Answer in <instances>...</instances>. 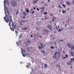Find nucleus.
Returning <instances> with one entry per match:
<instances>
[{
    "label": "nucleus",
    "mask_w": 74,
    "mask_h": 74,
    "mask_svg": "<svg viewBox=\"0 0 74 74\" xmlns=\"http://www.w3.org/2000/svg\"><path fill=\"white\" fill-rule=\"evenodd\" d=\"M5 14L6 17H4V19H5V21L7 23L9 21V25L10 26L11 30L12 31H14V29H15L16 26L14 25V24L12 22V20L11 16L10 15V14L9 13L8 10L6 8H4Z\"/></svg>",
    "instance_id": "obj_1"
},
{
    "label": "nucleus",
    "mask_w": 74,
    "mask_h": 74,
    "mask_svg": "<svg viewBox=\"0 0 74 74\" xmlns=\"http://www.w3.org/2000/svg\"><path fill=\"white\" fill-rule=\"evenodd\" d=\"M12 5L14 6V7H15V6L16 5V2H15V1H12Z\"/></svg>",
    "instance_id": "obj_2"
},
{
    "label": "nucleus",
    "mask_w": 74,
    "mask_h": 74,
    "mask_svg": "<svg viewBox=\"0 0 74 74\" xmlns=\"http://www.w3.org/2000/svg\"><path fill=\"white\" fill-rule=\"evenodd\" d=\"M57 53H58V52H56L54 53V55L53 56V58L54 59H57V58H56V55H57Z\"/></svg>",
    "instance_id": "obj_3"
},
{
    "label": "nucleus",
    "mask_w": 74,
    "mask_h": 74,
    "mask_svg": "<svg viewBox=\"0 0 74 74\" xmlns=\"http://www.w3.org/2000/svg\"><path fill=\"white\" fill-rule=\"evenodd\" d=\"M23 49V48H21V52L22 53H26V51H25V49Z\"/></svg>",
    "instance_id": "obj_4"
},
{
    "label": "nucleus",
    "mask_w": 74,
    "mask_h": 74,
    "mask_svg": "<svg viewBox=\"0 0 74 74\" xmlns=\"http://www.w3.org/2000/svg\"><path fill=\"white\" fill-rule=\"evenodd\" d=\"M48 27L49 29L51 31H52V26L51 25H49L48 26Z\"/></svg>",
    "instance_id": "obj_5"
},
{
    "label": "nucleus",
    "mask_w": 74,
    "mask_h": 74,
    "mask_svg": "<svg viewBox=\"0 0 74 74\" xmlns=\"http://www.w3.org/2000/svg\"><path fill=\"white\" fill-rule=\"evenodd\" d=\"M40 45H41V47H40V46H38V48L40 49H41L43 47H44V46H43V44H41V43L40 44Z\"/></svg>",
    "instance_id": "obj_6"
},
{
    "label": "nucleus",
    "mask_w": 74,
    "mask_h": 74,
    "mask_svg": "<svg viewBox=\"0 0 74 74\" xmlns=\"http://www.w3.org/2000/svg\"><path fill=\"white\" fill-rule=\"evenodd\" d=\"M57 53L58 54V58H59L60 56V51H58L57 52Z\"/></svg>",
    "instance_id": "obj_7"
},
{
    "label": "nucleus",
    "mask_w": 74,
    "mask_h": 74,
    "mask_svg": "<svg viewBox=\"0 0 74 74\" xmlns=\"http://www.w3.org/2000/svg\"><path fill=\"white\" fill-rule=\"evenodd\" d=\"M67 45L68 47H69V48H71V45L70 44H67Z\"/></svg>",
    "instance_id": "obj_8"
},
{
    "label": "nucleus",
    "mask_w": 74,
    "mask_h": 74,
    "mask_svg": "<svg viewBox=\"0 0 74 74\" xmlns=\"http://www.w3.org/2000/svg\"><path fill=\"white\" fill-rule=\"evenodd\" d=\"M24 23H25V21H22L21 23V25H24Z\"/></svg>",
    "instance_id": "obj_9"
},
{
    "label": "nucleus",
    "mask_w": 74,
    "mask_h": 74,
    "mask_svg": "<svg viewBox=\"0 0 74 74\" xmlns=\"http://www.w3.org/2000/svg\"><path fill=\"white\" fill-rule=\"evenodd\" d=\"M56 17H53L52 18V22H53V21H54V20L55 19H56Z\"/></svg>",
    "instance_id": "obj_10"
},
{
    "label": "nucleus",
    "mask_w": 74,
    "mask_h": 74,
    "mask_svg": "<svg viewBox=\"0 0 74 74\" xmlns=\"http://www.w3.org/2000/svg\"><path fill=\"white\" fill-rule=\"evenodd\" d=\"M30 12H31V14H34V11H33V9H32L30 10Z\"/></svg>",
    "instance_id": "obj_11"
},
{
    "label": "nucleus",
    "mask_w": 74,
    "mask_h": 74,
    "mask_svg": "<svg viewBox=\"0 0 74 74\" xmlns=\"http://www.w3.org/2000/svg\"><path fill=\"white\" fill-rule=\"evenodd\" d=\"M73 53H74V52H71L70 53H71V56H74V55H73Z\"/></svg>",
    "instance_id": "obj_12"
},
{
    "label": "nucleus",
    "mask_w": 74,
    "mask_h": 74,
    "mask_svg": "<svg viewBox=\"0 0 74 74\" xmlns=\"http://www.w3.org/2000/svg\"><path fill=\"white\" fill-rule=\"evenodd\" d=\"M26 11L27 13H28V12H29V9H26Z\"/></svg>",
    "instance_id": "obj_13"
},
{
    "label": "nucleus",
    "mask_w": 74,
    "mask_h": 74,
    "mask_svg": "<svg viewBox=\"0 0 74 74\" xmlns=\"http://www.w3.org/2000/svg\"><path fill=\"white\" fill-rule=\"evenodd\" d=\"M71 50H72V49H74V46L73 45L72 46V47H71Z\"/></svg>",
    "instance_id": "obj_14"
},
{
    "label": "nucleus",
    "mask_w": 74,
    "mask_h": 74,
    "mask_svg": "<svg viewBox=\"0 0 74 74\" xmlns=\"http://www.w3.org/2000/svg\"><path fill=\"white\" fill-rule=\"evenodd\" d=\"M7 1V0H5L4 2V5H5L6 4V1Z\"/></svg>",
    "instance_id": "obj_15"
},
{
    "label": "nucleus",
    "mask_w": 74,
    "mask_h": 74,
    "mask_svg": "<svg viewBox=\"0 0 74 74\" xmlns=\"http://www.w3.org/2000/svg\"><path fill=\"white\" fill-rule=\"evenodd\" d=\"M66 64H67V65H69V66L71 64L70 62H68L66 63Z\"/></svg>",
    "instance_id": "obj_16"
},
{
    "label": "nucleus",
    "mask_w": 74,
    "mask_h": 74,
    "mask_svg": "<svg viewBox=\"0 0 74 74\" xmlns=\"http://www.w3.org/2000/svg\"><path fill=\"white\" fill-rule=\"evenodd\" d=\"M22 53L23 56H24V57H25V56H26V54H24L23 53Z\"/></svg>",
    "instance_id": "obj_17"
},
{
    "label": "nucleus",
    "mask_w": 74,
    "mask_h": 74,
    "mask_svg": "<svg viewBox=\"0 0 74 74\" xmlns=\"http://www.w3.org/2000/svg\"><path fill=\"white\" fill-rule=\"evenodd\" d=\"M27 42L29 44V43H31V41H30V40H29L27 41Z\"/></svg>",
    "instance_id": "obj_18"
},
{
    "label": "nucleus",
    "mask_w": 74,
    "mask_h": 74,
    "mask_svg": "<svg viewBox=\"0 0 74 74\" xmlns=\"http://www.w3.org/2000/svg\"><path fill=\"white\" fill-rule=\"evenodd\" d=\"M27 49L28 50H29V51L30 49H32V47H30V48L28 47L27 48Z\"/></svg>",
    "instance_id": "obj_19"
},
{
    "label": "nucleus",
    "mask_w": 74,
    "mask_h": 74,
    "mask_svg": "<svg viewBox=\"0 0 74 74\" xmlns=\"http://www.w3.org/2000/svg\"><path fill=\"white\" fill-rule=\"evenodd\" d=\"M71 60H72V61H73V62H74V58H71Z\"/></svg>",
    "instance_id": "obj_20"
},
{
    "label": "nucleus",
    "mask_w": 74,
    "mask_h": 74,
    "mask_svg": "<svg viewBox=\"0 0 74 74\" xmlns=\"http://www.w3.org/2000/svg\"><path fill=\"white\" fill-rule=\"evenodd\" d=\"M69 57V56L68 55H65V57L66 58H68Z\"/></svg>",
    "instance_id": "obj_21"
},
{
    "label": "nucleus",
    "mask_w": 74,
    "mask_h": 74,
    "mask_svg": "<svg viewBox=\"0 0 74 74\" xmlns=\"http://www.w3.org/2000/svg\"><path fill=\"white\" fill-rule=\"evenodd\" d=\"M37 1H38V0H37L36 1H33V3H36V2H37Z\"/></svg>",
    "instance_id": "obj_22"
},
{
    "label": "nucleus",
    "mask_w": 74,
    "mask_h": 74,
    "mask_svg": "<svg viewBox=\"0 0 74 74\" xmlns=\"http://www.w3.org/2000/svg\"><path fill=\"white\" fill-rule=\"evenodd\" d=\"M41 52L42 53H45V51L44 50H42Z\"/></svg>",
    "instance_id": "obj_23"
},
{
    "label": "nucleus",
    "mask_w": 74,
    "mask_h": 74,
    "mask_svg": "<svg viewBox=\"0 0 74 74\" xmlns=\"http://www.w3.org/2000/svg\"><path fill=\"white\" fill-rule=\"evenodd\" d=\"M62 12L64 14H65V13H66V12H64V10H63L62 11Z\"/></svg>",
    "instance_id": "obj_24"
},
{
    "label": "nucleus",
    "mask_w": 74,
    "mask_h": 74,
    "mask_svg": "<svg viewBox=\"0 0 74 74\" xmlns=\"http://www.w3.org/2000/svg\"><path fill=\"white\" fill-rule=\"evenodd\" d=\"M51 49H53V48H54V47H53V46H51Z\"/></svg>",
    "instance_id": "obj_25"
},
{
    "label": "nucleus",
    "mask_w": 74,
    "mask_h": 74,
    "mask_svg": "<svg viewBox=\"0 0 74 74\" xmlns=\"http://www.w3.org/2000/svg\"><path fill=\"white\" fill-rule=\"evenodd\" d=\"M23 14H24V15H27V14H26V13L25 12H23Z\"/></svg>",
    "instance_id": "obj_26"
},
{
    "label": "nucleus",
    "mask_w": 74,
    "mask_h": 74,
    "mask_svg": "<svg viewBox=\"0 0 74 74\" xmlns=\"http://www.w3.org/2000/svg\"><path fill=\"white\" fill-rule=\"evenodd\" d=\"M62 6H63V7H66V5L64 4H62Z\"/></svg>",
    "instance_id": "obj_27"
},
{
    "label": "nucleus",
    "mask_w": 74,
    "mask_h": 74,
    "mask_svg": "<svg viewBox=\"0 0 74 74\" xmlns=\"http://www.w3.org/2000/svg\"><path fill=\"white\" fill-rule=\"evenodd\" d=\"M67 4H68V5H70V2H67Z\"/></svg>",
    "instance_id": "obj_28"
},
{
    "label": "nucleus",
    "mask_w": 74,
    "mask_h": 74,
    "mask_svg": "<svg viewBox=\"0 0 74 74\" xmlns=\"http://www.w3.org/2000/svg\"><path fill=\"white\" fill-rule=\"evenodd\" d=\"M23 30H26V28H24L23 29H22Z\"/></svg>",
    "instance_id": "obj_29"
},
{
    "label": "nucleus",
    "mask_w": 74,
    "mask_h": 74,
    "mask_svg": "<svg viewBox=\"0 0 74 74\" xmlns=\"http://www.w3.org/2000/svg\"><path fill=\"white\" fill-rule=\"evenodd\" d=\"M57 67H60V65H58V64L57 65Z\"/></svg>",
    "instance_id": "obj_30"
},
{
    "label": "nucleus",
    "mask_w": 74,
    "mask_h": 74,
    "mask_svg": "<svg viewBox=\"0 0 74 74\" xmlns=\"http://www.w3.org/2000/svg\"><path fill=\"white\" fill-rule=\"evenodd\" d=\"M60 70H61V69H60V67L59 69L58 70V71H60Z\"/></svg>",
    "instance_id": "obj_31"
},
{
    "label": "nucleus",
    "mask_w": 74,
    "mask_h": 74,
    "mask_svg": "<svg viewBox=\"0 0 74 74\" xmlns=\"http://www.w3.org/2000/svg\"><path fill=\"white\" fill-rule=\"evenodd\" d=\"M54 42V45H56V41H55Z\"/></svg>",
    "instance_id": "obj_32"
},
{
    "label": "nucleus",
    "mask_w": 74,
    "mask_h": 74,
    "mask_svg": "<svg viewBox=\"0 0 74 74\" xmlns=\"http://www.w3.org/2000/svg\"><path fill=\"white\" fill-rule=\"evenodd\" d=\"M58 31L59 32H61V29H58Z\"/></svg>",
    "instance_id": "obj_33"
},
{
    "label": "nucleus",
    "mask_w": 74,
    "mask_h": 74,
    "mask_svg": "<svg viewBox=\"0 0 74 74\" xmlns=\"http://www.w3.org/2000/svg\"><path fill=\"white\" fill-rule=\"evenodd\" d=\"M66 58L65 57H62V59H66Z\"/></svg>",
    "instance_id": "obj_34"
},
{
    "label": "nucleus",
    "mask_w": 74,
    "mask_h": 74,
    "mask_svg": "<svg viewBox=\"0 0 74 74\" xmlns=\"http://www.w3.org/2000/svg\"><path fill=\"white\" fill-rule=\"evenodd\" d=\"M49 32V30H47V33H48Z\"/></svg>",
    "instance_id": "obj_35"
},
{
    "label": "nucleus",
    "mask_w": 74,
    "mask_h": 74,
    "mask_svg": "<svg viewBox=\"0 0 74 74\" xmlns=\"http://www.w3.org/2000/svg\"><path fill=\"white\" fill-rule=\"evenodd\" d=\"M18 10H17L16 12V14L17 15L18 14Z\"/></svg>",
    "instance_id": "obj_36"
},
{
    "label": "nucleus",
    "mask_w": 74,
    "mask_h": 74,
    "mask_svg": "<svg viewBox=\"0 0 74 74\" xmlns=\"http://www.w3.org/2000/svg\"><path fill=\"white\" fill-rule=\"evenodd\" d=\"M72 3H73V5H74V0H73Z\"/></svg>",
    "instance_id": "obj_37"
},
{
    "label": "nucleus",
    "mask_w": 74,
    "mask_h": 74,
    "mask_svg": "<svg viewBox=\"0 0 74 74\" xmlns=\"http://www.w3.org/2000/svg\"><path fill=\"white\" fill-rule=\"evenodd\" d=\"M56 29H59V28H58V27H57V26H56Z\"/></svg>",
    "instance_id": "obj_38"
},
{
    "label": "nucleus",
    "mask_w": 74,
    "mask_h": 74,
    "mask_svg": "<svg viewBox=\"0 0 74 74\" xmlns=\"http://www.w3.org/2000/svg\"><path fill=\"white\" fill-rule=\"evenodd\" d=\"M26 67L27 68H28V67H29V65H27L26 66Z\"/></svg>",
    "instance_id": "obj_39"
},
{
    "label": "nucleus",
    "mask_w": 74,
    "mask_h": 74,
    "mask_svg": "<svg viewBox=\"0 0 74 74\" xmlns=\"http://www.w3.org/2000/svg\"><path fill=\"white\" fill-rule=\"evenodd\" d=\"M69 10H70V8H68L67 9V11H69Z\"/></svg>",
    "instance_id": "obj_40"
},
{
    "label": "nucleus",
    "mask_w": 74,
    "mask_h": 74,
    "mask_svg": "<svg viewBox=\"0 0 74 74\" xmlns=\"http://www.w3.org/2000/svg\"><path fill=\"white\" fill-rule=\"evenodd\" d=\"M36 10H40L38 8H36Z\"/></svg>",
    "instance_id": "obj_41"
},
{
    "label": "nucleus",
    "mask_w": 74,
    "mask_h": 74,
    "mask_svg": "<svg viewBox=\"0 0 74 74\" xmlns=\"http://www.w3.org/2000/svg\"><path fill=\"white\" fill-rule=\"evenodd\" d=\"M15 33H16H16H17V34H18V32L16 31H15Z\"/></svg>",
    "instance_id": "obj_42"
},
{
    "label": "nucleus",
    "mask_w": 74,
    "mask_h": 74,
    "mask_svg": "<svg viewBox=\"0 0 74 74\" xmlns=\"http://www.w3.org/2000/svg\"><path fill=\"white\" fill-rule=\"evenodd\" d=\"M70 29H73V27H71Z\"/></svg>",
    "instance_id": "obj_43"
},
{
    "label": "nucleus",
    "mask_w": 74,
    "mask_h": 74,
    "mask_svg": "<svg viewBox=\"0 0 74 74\" xmlns=\"http://www.w3.org/2000/svg\"><path fill=\"white\" fill-rule=\"evenodd\" d=\"M67 26V24L65 25V27H66V26Z\"/></svg>",
    "instance_id": "obj_44"
},
{
    "label": "nucleus",
    "mask_w": 74,
    "mask_h": 74,
    "mask_svg": "<svg viewBox=\"0 0 74 74\" xmlns=\"http://www.w3.org/2000/svg\"><path fill=\"white\" fill-rule=\"evenodd\" d=\"M58 7L59 8V7H60V5H59L58 6Z\"/></svg>",
    "instance_id": "obj_45"
},
{
    "label": "nucleus",
    "mask_w": 74,
    "mask_h": 74,
    "mask_svg": "<svg viewBox=\"0 0 74 74\" xmlns=\"http://www.w3.org/2000/svg\"><path fill=\"white\" fill-rule=\"evenodd\" d=\"M39 37H40V38H42V36H40Z\"/></svg>",
    "instance_id": "obj_46"
},
{
    "label": "nucleus",
    "mask_w": 74,
    "mask_h": 74,
    "mask_svg": "<svg viewBox=\"0 0 74 74\" xmlns=\"http://www.w3.org/2000/svg\"><path fill=\"white\" fill-rule=\"evenodd\" d=\"M52 35H53L52 34L51 35H50V37H52Z\"/></svg>",
    "instance_id": "obj_47"
},
{
    "label": "nucleus",
    "mask_w": 74,
    "mask_h": 74,
    "mask_svg": "<svg viewBox=\"0 0 74 74\" xmlns=\"http://www.w3.org/2000/svg\"><path fill=\"white\" fill-rule=\"evenodd\" d=\"M64 12H67V11L66 10H64Z\"/></svg>",
    "instance_id": "obj_48"
},
{
    "label": "nucleus",
    "mask_w": 74,
    "mask_h": 74,
    "mask_svg": "<svg viewBox=\"0 0 74 74\" xmlns=\"http://www.w3.org/2000/svg\"><path fill=\"white\" fill-rule=\"evenodd\" d=\"M45 14H47V12H45L44 13Z\"/></svg>",
    "instance_id": "obj_49"
},
{
    "label": "nucleus",
    "mask_w": 74,
    "mask_h": 74,
    "mask_svg": "<svg viewBox=\"0 0 74 74\" xmlns=\"http://www.w3.org/2000/svg\"><path fill=\"white\" fill-rule=\"evenodd\" d=\"M48 2L49 3V2H50V0H48Z\"/></svg>",
    "instance_id": "obj_50"
},
{
    "label": "nucleus",
    "mask_w": 74,
    "mask_h": 74,
    "mask_svg": "<svg viewBox=\"0 0 74 74\" xmlns=\"http://www.w3.org/2000/svg\"><path fill=\"white\" fill-rule=\"evenodd\" d=\"M35 9H36V8L34 7V10H35Z\"/></svg>",
    "instance_id": "obj_51"
},
{
    "label": "nucleus",
    "mask_w": 74,
    "mask_h": 74,
    "mask_svg": "<svg viewBox=\"0 0 74 74\" xmlns=\"http://www.w3.org/2000/svg\"><path fill=\"white\" fill-rule=\"evenodd\" d=\"M62 23H63V24H64V22L63 21Z\"/></svg>",
    "instance_id": "obj_52"
},
{
    "label": "nucleus",
    "mask_w": 74,
    "mask_h": 74,
    "mask_svg": "<svg viewBox=\"0 0 74 74\" xmlns=\"http://www.w3.org/2000/svg\"><path fill=\"white\" fill-rule=\"evenodd\" d=\"M70 62L71 63V62H72V61H71H71H70Z\"/></svg>",
    "instance_id": "obj_53"
},
{
    "label": "nucleus",
    "mask_w": 74,
    "mask_h": 74,
    "mask_svg": "<svg viewBox=\"0 0 74 74\" xmlns=\"http://www.w3.org/2000/svg\"><path fill=\"white\" fill-rule=\"evenodd\" d=\"M60 42L62 41V40H60Z\"/></svg>",
    "instance_id": "obj_54"
},
{
    "label": "nucleus",
    "mask_w": 74,
    "mask_h": 74,
    "mask_svg": "<svg viewBox=\"0 0 74 74\" xmlns=\"http://www.w3.org/2000/svg\"><path fill=\"white\" fill-rule=\"evenodd\" d=\"M61 41H62V42H63V40H61Z\"/></svg>",
    "instance_id": "obj_55"
},
{
    "label": "nucleus",
    "mask_w": 74,
    "mask_h": 74,
    "mask_svg": "<svg viewBox=\"0 0 74 74\" xmlns=\"http://www.w3.org/2000/svg\"><path fill=\"white\" fill-rule=\"evenodd\" d=\"M31 38H32V37H33V36H32V35H31Z\"/></svg>",
    "instance_id": "obj_56"
},
{
    "label": "nucleus",
    "mask_w": 74,
    "mask_h": 74,
    "mask_svg": "<svg viewBox=\"0 0 74 74\" xmlns=\"http://www.w3.org/2000/svg\"><path fill=\"white\" fill-rule=\"evenodd\" d=\"M63 30V29H61V30Z\"/></svg>",
    "instance_id": "obj_57"
},
{
    "label": "nucleus",
    "mask_w": 74,
    "mask_h": 74,
    "mask_svg": "<svg viewBox=\"0 0 74 74\" xmlns=\"http://www.w3.org/2000/svg\"><path fill=\"white\" fill-rule=\"evenodd\" d=\"M58 28H59V26L58 25Z\"/></svg>",
    "instance_id": "obj_58"
},
{
    "label": "nucleus",
    "mask_w": 74,
    "mask_h": 74,
    "mask_svg": "<svg viewBox=\"0 0 74 74\" xmlns=\"http://www.w3.org/2000/svg\"><path fill=\"white\" fill-rule=\"evenodd\" d=\"M72 67H73L71 66V67H70L71 69V68H72Z\"/></svg>",
    "instance_id": "obj_59"
},
{
    "label": "nucleus",
    "mask_w": 74,
    "mask_h": 74,
    "mask_svg": "<svg viewBox=\"0 0 74 74\" xmlns=\"http://www.w3.org/2000/svg\"><path fill=\"white\" fill-rule=\"evenodd\" d=\"M60 11H61V10H59V12H60Z\"/></svg>",
    "instance_id": "obj_60"
},
{
    "label": "nucleus",
    "mask_w": 74,
    "mask_h": 74,
    "mask_svg": "<svg viewBox=\"0 0 74 74\" xmlns=\"http://www.w3.org/2000/svg\"><path fill=\"white\" fill-rule=\"evenodd\" d=\"M60 42V41H59V43Z\"/></svg>",
    "instance_id": "obj_61"
},
{
    "label": "nucleus",
    "mask_w": 74,
    "mask_h": 74,
    "mask_svg": "<svg viewBox=\"0 0 74 74\" xmlns=\"http://www.w3.org/2000/svg\"><path fill=\"white\" fill-rule=\"evenodd\" d=\"M51 15L52 16H53V15L52 14H51Z\"/></svg>",
    "instance_id": "obj_62"
},
{
    "label": "nucleus",
    "mask_w": 74,
    "mask_h": 74,
    "mask_svg": "<svg viewBox=\"0 0 74 74\" xmlns=\"http://www.w3.org/2000/svg\"><path fill=\"white\" fill-rule=\"evenodd\" d=\"M63 53H64V51L63 52Z\"/></svg>",
    "instance_id": "obj_63"
},
{
    "label": "nucleus",
    "mask_w": 74,
    "mask_h": 74,
    "mask_svg": "<svg viewBox=\"0 0 74 74\" xmlns=\"http://www.w3.org/2000/svg\"><path fill=\"white\" fill-rule=\"evenodd\" d=\"M60 8H62V7H60Z\"/></svg>",
    "instance_id": "obj_64"
}]
</instances>
